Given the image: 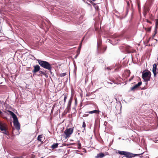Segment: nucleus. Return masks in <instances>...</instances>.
<instances>
[{"instance_id":"1","label":"nucleus","mask_w":158,"mask_h":158,"mask_svg":"<svg viewBox=\"0 0 158 158\" xmlns=\"http://www.w3.org/2000/svg\"><path fill=\"white\" fill-rule=\"evenodd\" d=\"M10 115L12 116L13 119L14 125L15 128L17 130H19L20 129V125L18 122V118L16 115L13 112L8 110Z\"/></svg>"},{"instance_id":"2","label":"nucleus","mask_w":158,"mask_h":158,"mask_svg":"<svg viewBox=\"0 0 158 158\" xmlns=\"http://www.w3.org/2000/svg\"><path fill=\"white\" fill-rule=\"evenodd\" d=\"M37 61L41 67L49 70L50 72L51 71L52 66L48 62L40 60H38Z\"/></svg>"},{"instance_id":"3","label":"nucleus","mask_w":158,"mask_h":158,"mask_svg":"<svg viewBox=\"0 0 158 158\" xmlns=\"http://www.w3.org/2000/svg\"><path fill=\"white\" fill-rule=\"evenodd\" d=\"M0 130L3 134L7 135H9L8 127L6 123L0 122Z\"/></svg>"},{"instance_id":"4","label":"nucleus","mask_w":158,"mask_h":158,"mask_svg":"<svg viewBox=\"0 0 158 158\" xmlns=\"http://www.w3.org/2000/svg\"><path fill=\"white\" fill-rule=\"evenodd\" d=\"M151 73L149 71L143 72L142 74V77L144 81H147L150 80Z\"/></svg>"},{"instance_id":"5","label":"nucleus","mask_w":158,"mask_h":158,"mask_svg":"<svg viewBox=\"0 0 158 158\" xmlns=\"http://www.w3.org/2000/svg\"><path fill=\"white\" fill-rule=\"evenodd\" d=\"M74 127L69 128H66L64 132L66 137H69L70 135L73 133Z\"/></svg>"},{"instance_id":"6","label":"nucleus","mask_w":158,"mask_h":158,"mask_svg":"<svg viewBox=\"0 0 158 158\" xmlns=\"http://www.w3.org/2000/svg\"><path fill=\"white\" fill-rule=\"evenodd\" d=\"M143 153V152L142 153L135 154L129 152H127L126 157L127 158H131L132 157H135V156H138L140 155H142Z\"/></svg>"},{"instance_id":"7","label":"nucleus","mask_w":158,"mask_h":158,"mask_svg":"<svg viewBox=\"0 0 158 158\" xmlns=\"http://www.w3.org/2000/svg\"><path fill=\"white\" fill-rule=\"evenodd\" d=\"M123 47V49L125 50L127 53H130L132 52L131 48L129 46L124 45Z\"/></svg>"},{"instance_id":"8","label":"nucleus","mask_w":158,"mask_h":158,"mask_svg":"<svg viewBox=\"0 0 158 158\" xmlns=\"http://www.w3.org/2000/svg\"><path fill=\"white\" fill-rule=\"evenodd\" d=\"M102 43L101 40L99 39L98 40L97 42V49H98L99 51L101 52V47L102 46Z\"/></svg>"},{"instance_id":"9","label":"nucleus","mask_w":158,"mask_h":158,"mask_svg":"<svg viewBox=\"0 0 158 158\" xmlns=\"http://www.w3.org/2000/svg\"><path fill=\"white\" fill-rule=\"evenodd\" d=\"M108 154L106 153H105L102 152H100L96 156H95V158H102L105 156L108 155Z\"/></svg>"},{"instance_id":"10","label":"nucleus","mask_w":158,"mask_h":158,"mask_svg":"<svg viewBox=\"0 0 158 158\" xmlns=\"http://www.w3.org/2000/svg\"><path fill=\"white\" fill-rule=\"evenodd\" d=\"M34 69L32 71V72L33 73H35L39 71L40 69V67L38 65H34L33 66Z\"/></svg>"},{"instance_id":"11","label":"nucleus","mask_w":158,"mask_h":158,"mask_svg":"<svg viewBox=\"0 0 158 158\" xmlns=\"http://www.w3.org/2000/svg\"><path fill=\"white\" fill-rule=\"evenodd\" d=\"M157 70V65L156 64H154L153 65V67L152 68V72L154 74V77H156V76L157 72L156 73V70Z\"/></svg>"},{"instance_id":"12","label":"nucleus","mask_w":158,"mask_h":158,"mask_svg":"<svg viewBox=\"0 0 158 158\" xmlns=\"http://www.w3.org/2000/svg\"><path fill=\"white\" fill-rule=\"evenodd\" d=\"M142 84V82L140 81L137 84H136L133 87H132L131 88V91L134 90L135 89L137 88L138 87L141 85Z\"/></svg>"},{"instance_id":"13","label":"nucleus","mask_w":158,"mask_h":158,"mask_svg":"<svg viewBox=\"0 0 158 158\" xmlns=\"http://www.w3.org/2000/svg\"><path fill=\"white\" fill-rule=\"evenodd\" d=\"M73 99V96H71V98H70L69 100V101L68 105H67V108H70L71 105V103Z\"/></svg>"},{"instance_id":"14","label":"nucleus","mask_w":158,"mask_h":158,"mask_svg":"<svg viewBox=\"0 0 158 158\" xmlns=\"http://www.w3.org/2000/svg\"><path fill=\"white\" fill-rule=\"evenodd\" d=\"M149 9L148 7H145L143 10V15L144 16L147 15V13L149 12Z\"/></svg>"},{"instance_id":"15","label":"nucleus","mask_w":158,"mask_h":158,"mask_svg":"<svg viewBox=\"0 0 158 158\" xmlns=\"http://www.w3.org/2000/svg\"><path fill=\"white\" fill-rule=\"evenodd\" d=\"M100 111L98 110H95L93 111H89L87 113L89 114H93L94 113L99 114Z\"/></svg>"},{"instance_id":"16","label":"nucleus","mask_w":158,"mask_h":158,"mask_svg":"<svg viewBox=\"0 0 158 158\" xmlns=\"http://www.w3.org/2000/svg\"><path fill=\"white\" fill-rule=\"evenodd\" d=\"M101 52H100L97 49L98 52V53H104L106 50V47H104L102 48V47H101Z\"/></svg>"},{"instance_id":"17","label":"nucleus","mask_w":158,"mask_h":158,"mask_svg":"<svg viewBox=\"0 0 158 158\" xmlns=\"http://www.w3.org/2000/svg\"><path fill=\"white\" fill-rule=\"evenodd\" d=\"M127 152H125V151H118V153L121 155H123L126 156V153Z\"/></svg>"},{"instance_id":"18","label":"nucleus","mask_w":158,"mask_h":158,"mask_svg":"<svg viewBox=\"0 0 158 158\" xmlns=\"http://www.w3.org/2000/svg\"><path fill=\"white\" fill-rule=\"evenodd\" d=\"M58 144L57 143H54L52 145L51 148L52 149H55L58 147Z\"/></svg>"},{"instance_id":"19","label":"nucleus","mask_w":158,"mask_h":158,"mask_svg":"<svg viewBox=\"0 0 158 158\" xmlns=\"http://www.w3.org/2000/svg\"><path fill=\"white\" fill-rule=\"evenodd\" d=\"M68 94L67 93L64 94H63V95L64 96V103H65L66 102V99L68 97Z\"/></svg>"},{"instance_id":"20","label":"nucleus","mask_w":158,"mask_h":158,"mask_svg":"<svg viewBox=\"0 0 158 158\" xmlns=\"http://www.w3.org/2000/svg\"><path fill=\"white\" fill-rule=\"evenodd\" d=\"M43 137L42 135H38L37 138V140L40 142H41L42 143H43V141L42 140L41 138Z\"/></svg>"},{"instance_id":"21","label":"nucleus","mask_w":158,"mask_h":158,"mask_svg":"<svg viewBox=\"0 0 158 158\" xmlns=\"http://www.w3.org/2000/svg\"><path fill=\"white\" fill-rule=\"evenodd\" d=\"M126 2L127 3V7L126 11L127 12H128V8L130 6V3H129V2L128 1L126 0Z\"/></svg>"},{"instance_id":"22","label":"nucleus","mask_w":158,"mask_h":158,"mask_svg":"<svg viewBox=\"0 0 158 158\" xmlns=\"http://www.w3.org/2000/svg\"><path fill=\"white\" fill-rule=\"evenodd\" d=\"M82 41H83V40H82L81 42L80 43V45H79V47H78V49L77 51H79V52L80 51V49L81 48L82 42Z\"/></svg>"},{"instance_id":"23","label":"nucleus","mask_w":158,"mask_h":158,"mask_svg":"<svg viewBox=\"0 0 158 158\" xmlns=\"http://www.w3.org/2000/svg\"><path fill=\"white\" fill-rule=\"evenodd\" d=\"M151 27H148V28H145V29L147 30L148 32L150 31L151 30Z\"/></svg>"},{"instance_id":"24","label":"nucleus","mask_w":158,"mask_h":158,"mask_svg":"<svg viewBox=\"0 0 158 158\" xmlns=\"http://www.w3.org/2000/svg\"><path fill=\"white\" fill-rule=\"evenodd\" d=\"M39 73L40 74H42L43 75H46V73L45 72H44V71H40Z\"/></svg>"},{"instance_id":"25","label":"nucleus","mask_w":158,"mask_h":158,"mask_svg":"<svg viewBox=\"0 0 158 158\" xmlns=\"http://www.w3.org/2000/svg\"><path fill=\"white\" fill-rule=\"evenodd\" d=\"M66 75V73H63L60 74V77H64Z\"/></svg>"},{"instance_id":"26","label":"nucleus","mask_w":158,"mask_h":158,"mask_svg":"<svg viewBox=\"0 0 158 158\" xmlns=\"http://www.w3.org/2000/svg\"><path fill=\"white\" fill-rule=\"evenodd\" d=\"M82 127H83L84 128V130H85V127H86V124H85V121H84V122H83V124H82Z\"/></svg>"},{"instance_id":"27","label":"nucleus","mask_w":158,"mask_h":158,"mask_svg":"<svg viewBox=\"0 0 158 158\" xmlns=\"http://www.w3.org/2000/svg\"><path fill=\"white\" fill-rule=\"evenodd\" d=\"M137 5H138V9H139H139L140 8V3L139 2H137Z\"/></svg>"},{"instance_id":"28","label":"nucleus","mask_w":158,"mask_h":158,"mask_svg":"<svg viewBox=\"0 0 158 158\" xmlns=\"http://www.w3.org/2000/svg\"><path fill=\"white\" fill-rule=\"evenodd\" d=\"M145 20L147 23H148L151 24H152V22L149 21L147 19H145Z\"/></svg>"},{"instance_id":"29","label":"nucleus","mask_w":158,"mask_h":158,"mask_svg":"<svg viewBox=\"0 0 158 158\" xmlns=\"http://www.w3.org/2000/svg\"><path fill=\"white\" fill-rule=\"evenodd\" d=\"M95 8L97 10H99V8L98 6H95Z\"/></svg>"},{"instance_id":"30","label":"nucleus","mask_w":158,"mask_h":158,"mask_svg":"<svg viewBox=\"0 0 158 158\" xmlns=\"http://www.w3.org/2000/svg\"><path fill=\"white\" fill-rule=\"evenodd\" d=\"M134 77L133 76V77H131L129 79V81H131L133 78Z\"/></svg>"},{"instance_id":"31","label":"nucleus","mask_w":158,"mask_h":158,"mask_svg":"<svg viewBox=\"0 0 158 158\" xmlns=\"http://www.w3.org/2000/svg\"><path fill=\"white\" fill-rule=\"evenodd\" d=\"M21 158V157H15L11 158Z\"/></svg>"},{"instance_id":"32","label":"nucleus","mask_w":158,"mask_h":158,"mask_svg":"<svg viewBox=\"0 0 158 158\" xmlns=\"http://www.w3.org/2000/svg\"><path fill=\"white\" fill-rule=\"evenodd\" d=\"M78 145H79V146H81V143H78Z\"/></svg>"},{"instance_id":"33","label":"nucleus","mask_w":158,"mask_h":158,"mask_svg":"<svg viewBox=\"0 0 158 158\" xmlns=\"http://www.w3.org/2000/svg\"><path fill=\"white\" fill-rule=\"evenodd\" d=\"M85 115L86 116H88L89 115V114H85Z\"/></svg>"},{"instance_id":"34","label":"nucleus","mask_w":158,"mask_h":158,"mask_svg":"<svg viewBox=\"0 0 158 158\" xmlns=\"http://www.w3.org/2000/svg\"><path fill=\"white\" fill-rule=\"evenodd\" d=\"M155 34H154V35H153V37H154L155 36Z\"/></svg>"},{"instance_id":"35","label":"nucleus","mask_w":158,"mask_h":158,"mask_svg":"<svg viewBox=\"0 0 158 158\" xmlns=\"http://www.w3.org/2000/svg\"><path fill=\"white\" fill-rule=\"evenodd\" d=\"M157 71H158L157 72V73H158V69H157Z\"/></svg>"},{"instance_id":"36","label":"nucleus","mask_w":158,"mask_h":158,"mask_svg":"<svg viewBox=\"0 0 158 158\" xmlns=\"http://www.w3.org/2000/svg\"><path fill=\"white\" fill-rule=\"evenodd\" d=\"M157 22H156V26L157 25Z\"/></svg>"},{"instance_id":"37","label":"nucleus","mask_w":158,"mask_h":158,"mask_svg":"<svg viewBox=\"0 0 158 158\" xmlns=\"http://www.w3.org/2000/svg\"><path fill=\"white\" fill-rule=\"evenodd\" d=\"M92 0L94 1H95V0Z\"/></svg>"},{"instance_id":"38","label":"nucleus","mask_w":158,"mask_h":158,"mask_svg":"<svg viewBox=\"0 0 158 158\" xmlns=\"http://www.w3.org/2000/svg\"><path fill=\"white\" fill-rule=\"evenodd\" d=\"M140 158H142V156H140Z\"/></svg>"},{"instance_id":"39","label":"nucleus","mask_w":158,"mask_h":158,"mask_svg":"<svg viewBox=\"0 0 158 158\" xmlns=\"http://www.w3.org/2000/svg\"><path fill=\"white\" fill-rule=\"evenodd\" d=\"M110 83V84H112V83Z\"/></svg>"},{"instance_id":"40","label":"nucleus","mask_w":158,"mask_h":158,"mask_svg":"<svg viewBox=\"0 0 158 158\" xmlns=\"http://www.w3.org/2000/svg\"><path fill=\"white\" fill-rule=\"evenodd\" d=\"M94 5H95V4H94Z\"/></svg>"}]
</instances>
